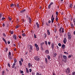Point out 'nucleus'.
<instances>
[{
    "instance_id": "41",
    "label": "nucleus",
    "mask_w": 75,
    "mask_h": 75,
    "mask_svg": "<svg viewBox=\"0 0 75 75\" xmlns=\"http://www.w3.org/2000/svg\"><path fill=\"white\" fill-rule=\"evenodd\" d=\"M16 21L17 23H18V22H19V20H18V19H16Z\"/></svg>"
},
{
    "instance_id": "49",
    "label": "nucleus",
    "mask_w": 75,
    "mask_h": 75,
    "mask_svg": "<svg viewBox=\"0 0 75 75\" xmlns=\"http://www.w3.org/2000/svg\"><path fill=\"white\" fill-rule=\"evenodd\" d=\"M11 52H9V56H11Z\"/></svg>"
},
{
    "instance_id": "15",
    "label": "nucleus",
    "mask_w": 75,
    "mask_h": 75,
    "mask_svg": "<svg viewBox=\"0 0 75 75\" xmlns=\"http://www.w3.org/2000/svg\"><path fill=\"white\" fill-rule=\"evenodd\" d=\"M44 44V42H42L40 44V45L41 46V48H42V46Z\"/></svg>"
},
{
    "instance_id": "29",
    "label": "nucleus",
    "mask_w": 75,
    "mask_h": 75,
    "mask_svg": "<svg viewBox=\"0 0 75 75\" xmlns=\"http://www.w3.org/2000/svg\"><path fill=\"white\" fill-rule=\"evenodd\" d=\"M72 7V4H71L69 6L70 8H71Z\"/></svg>"
},
{
    "instance_id": "46",
    "label": "nucleus",
    "mask_w": 75,
    "mask_h": 75,
    "mask_svg": "<svg viewBox=\"0 0 75 75\" xmlns=\"http://www.w3.org/2000/svg\"><path fill=\"white\" fill-rule=\"evenodd\" d=\"M3 35L5 37H6V35L4 33H3Z\"/></svg>"
},
{
    "instance_id": "33",
    "label": "nucleus",
    "mask_w": 75,
    "mask_h": 75,
    "mask_svg": "<svg viewBox=\"0 0 75 75\" xmlns=\"http://www.w3.org/2000/svg\"><path fill=\"white\" fill-rule=\"evenodd\" d=\"M8 19L10 21H11V17H9Z\"/></svg>"
},
{
    "instance_id": "7",
    "label": "nucleus",
    "mask_w": 75,
    "mask_h": 75,
    "mask_svg": "<svg viewBox=\"0 0 75 75\" xmlns=\"http://www.w3.org/2000/svg\"><path fill=\"white\" fill-rule=\"evenodd\" d=\"M13 37L14 39V40H17V36H16V35H13Z\"/></svg>"
},
{
    "instance_id": "13",
    "label": "nucleus",
    "mask_w": 75,
    "mask_h": 75,
    "mask_svg": "<svg viewBox=\"0 0 75 75\" xmlns=\"http://www.w3.org/2000/svg\"><path fill=\"white\" fill-rule=\"evenodd\" d=\"M45 61L46 64H48V59H47V58H45Z\"/></svg>"
},
{
    "instance_id": "32",
    "label": "nucleus",
    "mask_w": 75,
    "mask_h": 75,
    "mask_svg": "<svg viewBox=\"0 0 75 75\" xmlns=\"http://www.w3.org/2000/svg\"><path fill=\"white\" fill-rule=\"evenodd\" d=\"M64 28H62V33H64Z\"/></svg>"
},
{
    "instance_id": "38",
    "label": "nucleus",
    "mask_w": 75,
    "mask_h": 75,
    "mask_svg": "<svg viewBox=\"0 0 75 75\" xmlns=\"http://www.w3.org/2000/svg\"><path fill=\"white\" fill-rule=\"evenodd\" d=\"M11 7H14V4H12L11 5Z\"/></svg>"
},
{
    "instance_id": "53",
    "label": "nucleus",
    "mask_w": 75,
    "mask_h": 75,
    "mask_svg": "<svg viewBox=\"0 0 75 75\" xmlns=\"http://www.w3.org/2000/svg\"><path fill=\"white\" fill-rule=\"evenodd\" d=\"M31 71H32V70L31 69H29V72H31Z\"/></svg>"
},
{
    "instance_id": "6",
    "label": "nucleus",
    "mask_w": 75,
    "mask_h": 75,
    "mask_svg": "<svg viewBox=\"0 0 75 75\" xmlns=\"http://www.w3.org/2000/svg\"><path fill=\"white\" fill-rule=\"evenodd\" d=\"M52 46V49H54V43H52L51 45Z\"/></svg>"
},
{
    "instance_id": "36",
    "label": "nucleus",
    "mask_w": 75,
    "mask_h": 75,
    "mask_svg": "<svg viewBox=\"0 0 75 75\" xmlns=\"http://www.w3.org/2000/svg\"><path fill=\"white\" fill-rule=\"evenodd\" d=\"M58 45L59 47H61V45H61V44L60 43H59Z\"/></svg>"
},
{
    "instance_id": "61",
    "label": "nucleus",
    "mask_w": 75,
    "mask_h": 75,
    "mask_svg": "<svg viewBox=\"0 0 75 75\" xmlns=\"http://www.w3.org/2000/svg\"><path fill=\"white\" fill-rule=\"evenodd\" d=\"M2 26L3 27H4V26H5V24L4 23H3V25H2Z\"/></svg>"
},
{
    "instance_id": "35",
    "label": "nucleus",
    "mask_w": 75,
    "mask_h": 75,
    "mask_svg": "<svg viewBox=\"0 0 75 75\" xmlns=\"http://www.w3.org/2000/svg\"><path fill=\"white\" fill-rule=\"evenodd\" d=\"M2 17V14L0 13V20L1 19V18Z\"/></svg>"
},
{
    "instance_id": "55",
    "label": "nucleus",
    "mask_w": 75,
    "mask_h": 75,
    "mask_svg": "<svg viewBox=\"0 0 75 75\" xmlns=\"http://www.w3.org/2000/svg\"><path fill=\"white\" fill-rule=\"evenodd\" d=\"M56 15L57 16H58V12L57 11L56 12Z\"/></svg>"
},
{
    "instance_id": "56",
    "label": "nucleus",
    "mask_w": 75,
    "mask_h": 75,
    "mask_svg": "<svg viewBox=\"0 0 75 75\" xmlns=\"http://www.w3.org/2000/svg\"><path fill=\"white\" fill-rule=\"evenodd\" d=\"M2 39H3V41H4V42L6 41V40L4 39V38H3Z\"/></svg>"
},
{
    "instance_id": "10",
    "label": "nucleus",
    "mask_w": 75,
    "mask_h": 75,
    "mask_svg": "<svg viewBox=\"0 0 75 75\" xmlns=\"http://www.w3.org/2000/svg\"><path fill=\"white\" fill-rule=\"evenodd\" d=\"M45 53L46 54H49V50H46L45 51Z\"/></svg>"
},
{
    "instance_id": "9",
    "label": "nucleus",
    "mask_w": 75,
    "mask_h": 75,
    "mask_svg": "<svg viewBox=\"0 0 75 75\" xmlns=\"http://www.w3.org/2000/svg\"><path fill=\"white\" fill-rule=\"evenodd\" d=\"M63 58L65 60H66V59H67V56L65 55H63Z\"/></svg>"
},
{
    "instance_id": "47",
    "label": "nucleus",
    "mask_w": 75,
    "mask_h": 75,
    "mask_svg": "<svg viewBox=\"0 0 75 75\" xmlns=\"http://www.w3.org/2000/svg\"><path fill=\"white\" fill-rule=\"evenodd\" d=\"M72 75H75V72H73L72 73Z\"/></svg>"
},
{
    "instance_id": "25",
    "label": "nucleus",
    "mask_w": 75,
    "mask_h": 75,
    "mask_svg": "<svg viewBox=\"0 0 75 75\" xmlns=\"http://www.w3.org/2000/svg\"><path fill=\"white\" fill-rule=\"evenodd\" d=\"M8 57L9 59H10L11 60V59H12V58H11V56H9V55H8Z\"/></svg>"
},
{
    "instance_id": "52",
    "label": "nucleus",
    "mask_w": 75,
    "mask_h": 75,
    "mask_svg": "<svg viewBox=\"0 0 75 75\" xmlns=\"http://www.w3.org/2000/svg\"><path fill=\"white\" fill-rule=\"evenodd\" d=\"M45 43L46 44V45H47L48 44V43H47V41H45Z\"/></svg>"
},
{
    "instance_id": "28",
    "label": "nucleus",
    "mask_w": 75,
    "mask_h": 75,
    "mask_svg": "<svg viewBox=\"0 0 75 75\" xmlns=\"http://www.w3.org/2000/svg\"><path fill=\"white\" fill-rule=\"evenodd\" d=\"M35 47L36 48L37 47H38V45L37 44L35 43Z\"/></svg>"
},
{
    "instance_id": "5",
    "label": "nucleus",
    "mask_w": 75,
    "mask_h": 75,
    "mask_svg": "<svg viewBox=\"0 0 75 75\" xmlns=\"http://www.w3.org/2000/svg\"><path fill=\"white\" fill-rule=\"evenodd\" d=\"M66 42H67V39L66 38H64L63 40L64 43V44H66Z\"/></svg>"
},
{
    "instance_id": "42",
    "label": "nucleus",
    "mask_w": 75,
    "mask_h": 75,
    "mask_svg": "<svg viewBox=\"0 0 75 75\" xmlns=\"http://www.w3.org/2000/svg\"><path fill=\"white\" fill-rule=\"evenodd\" d=\"M31 50H32V49H29V51L30 52H31Z\"/></svg>"
},
{
    "instance_id": "60",
    "label": "nucleus",
    "mask_w": 75,
    "mask_h": 75,
    "mask_svg": "<svg viewBox=\"0 0 75 75\" xmlns=\"http://www.w3.org/2000/svg\"><path fill=\"white\" fill-rule=\"evenodd\" d=\"M59 32H60V33H62V32L61 31V29H59Z\"/></svg>"
},
{
    "instance_id": "37",
    "label": "nucleus",
    "mask_w": 75,
    "mask_h": 75,
    "mask_svg": "<svg viewBox=\"0 0 75 75\" xmlns=\"http://www.w3.org/2000/svg\"><path fill=\"white\" fill-rule=\"evenodd\" d=\"M51 5H49L48 6V8H49V9H50V8H51Z\"/></svg>"
},
{
    "instance_id": "4",
    "label": "nucleus",
    "mask_w": 75,
    "mask_h": 75,
    "mask_svg": "<svg viewBox=\"0 0 75 75\" xmlns=\"http://www.w3.org/2000/svg\"><path fill=\"white\" fill-rule=\"evenodd\" d=\"M26 17L27 18H28V19L29 20V23H31L32 21L31 19V18H30V17H28V16H27Z\"/></svg>"
},
{
    "instance_id": "2",
    "label": "nucleus",
    "mask_w": 75,
    "mask_h": 75,
    "mask_svg": "<svg viewBox=\"0 0 75 75\" xmlns=\"http://www.w3.org/2000/svg\"><path fill=\"white\" fill-rule=\"evenodd\" d=\"M34 59H35V61H40V58H38V56H37L34 57Z\"/></svg>"
},
{
    "instance_id": "1",
    "label": "nucleus",
    "mask_w": 75,
    "mask_h": 75,
    "mask_svg": "<svg viewBox=\"0 0 75 75\" xmlns=\"http://www.w3.org/2000/svg\"><path fill=\"white\" fill-rule=\"evenodd\" d=\"M67 36H68V38L69 40H70L71 39V33H70V32L68 33Z\"/></svg>"
},
{
    "instance_id": "12",
    "label": "nucleus",
    "mask_w": 75,
    "mask_h": 75,
    "mask_svg": "<svg viewBox=\"0 0 75 75\" xmlns=\"http://www.w3.org/2000/svg\"><path fill=\"white\" fill-rule=\"evenodd\" d=\"M25 9H24L21 10V11H20V13H24L25 11Z\"/></svg>"
},
{
    "instance_id": "20",
    "label": "nucleus",
    "mask_w": 75,
    "mask_h": 75,
    "mask_svg": "<svg viewBox=\"0 0 75 75\" xmlns=\"http://www.w3.org/2000/svg\"><path fill=\"white\" fill-rule=\"evenodd\" d=\"M57 55V54L56 53H55L54 54V57H56V55Z\"/></svg>"
},
{
    "instance_id": "51",
    "label": "nucleus",
    "mask_w": 75,
    "mask_h": 75,
    "mask_svg": "<svg viewBox=\"0 0 75 75\" xmlns=\"http://www.w3.org/2000/svg\"><path fill=\"white\" fill-rule=\"evenodd\" d=\"M13 33H14V32H13V31H12L11 32V34H13Z\"/></svg>"
},
{
    "instance_id": "57",
    "label": "nucleus",
    "mask_w": 75,
    "mask_h": 75,
    "mask_svg": "<svg viewBox=\"0 0 75 75\" xmlns=\"http://www.w3.org/2000/svg\"><path fill=\"white\" fill-rule=\"evenodd\" d=\"M8 67H10V64H9L8 63Z\"/></svg>"
},
{
    "instance_id": "39",
    "label": "nucleus",
    "mask_w": 75,
    "mask_h": 75,
    "mask_svg": "<svg viewBox=\"0 0 75 75\" xmlns=\"http://www.w3.org/2000/svg\"><path fill=\"white\" fill-rule=\"evenodd\" d=\"M64 54H67V55H68V52H64Z\"/></svg>"
},
{
    "instance_id": "24",
    "label": "nucleus",
    "mask_w": 75,
    "mask_h": 75,
    "mask_svg": "<svg viewBox=\"0 0 75 75\" xmlns=\"http://www.w3.org/2000/svg\"><path fill=\"white\" fill-rule=\"evenodd\" d=\"M47 57L48 59H49V60H50V56L49 55H47Z\"/></svg>"
},
{
    "instance_id": "45",
    "label": "nucleus",
    "mask_w": 75,
    "mask_h": 75,
    "mask_svg": "<svg viewBox=\"0 0 75 75\" xmlns=\"http://www.w3.org/2000/svg\"><path fill=\"white\" fill-rule=\"evenodd\" d=\"M20 73H21V74H23V73H24V72L23 71L21 70Z\"/></svg>"
},
{
    "instance_id": "17",
    "label": "nucleus",
    "mask_w": 75,
    "mask_h": 75,
    "mask_svg": "<svg viewBox=\"0 0 75 75\" xmlns=\"http://www.w3.org/2000/svg\"><path fill=\"white\" fill-rule=\"evenodd\" d=\"M47 31L48 35H50V30H47Z\"/></svg>"
},
{
    "instance_id": "58",
    "label": "nucleus",
    "mask_w": 75,
    "mask_h": 75,
    "mask_svg": "<svg viewBox=\"0 0 75 75\" xmlns=\"http://www.w3.org/2000/svg\"><path fill=\"white\" fill-rule=\"evenodd\" d=\"M48 44L49 45H50V44H51V42H48Z\"/></svg>"
},
{
    "instance_id": "40",
    "label": "nucleus",
    "mask_w": 75,
    "mask_h": 75,
    "mask_svg": "<svg viewBox=\"0 0 75 75\" xmlns=\"http://www.w3.org/2000/svg\"><path fill=\"white\" fill-rule=\"evenodd\" d=\"M14 62L15 63H16V62H17V59H14Z\"/></svg>"
},
{
    "instance_id": "34",
    "label": "nucleus",
    "mask_w": 75,
    "mask_h": 75,
    "mask_svg": "<svg viewBox=\"0 0 75 75\" xmlns=\"http://www.w3.org/2000/svg\"><path fill=\"white\" fill-rule=\"evenodd\" d=\"M36 75H42L41 74V73H37Z\"/></svg>"
},
{
    "instance_id": "64",
    "label": "nucleus",
    "mask_w": 75,
    "mask_h": 75,
    "mask_svg": "<svg viewBox=\"0 0 75 75\" xmlns=\"http://www.w3.org/2000/svg\"><path fill=\"white\" fill-rule=\"evenodd\" d=\"M71 55H70L69 56L68 58H71Z\"/></svg>"
},
{
    "instance_id": "16",
    "label": "nucleus",
    "mask_w": 75,
    "mask_h": 75,
    "mask_svg": "<svg viewBox=\"0 0 75 75\" xmlns=\"http://www.w3.org/2000/svg\"><path fill=\"white\" fill-rule=\"evenodd\" d=\"M62 49H64V48H65V45H63L62 46Z\"/></svg>"
},
{
    "instance_id": "31",
    "label": "nucleus",
    "mask_w": 75,
    "mask_h": 75,
    "mask_svg": "<svg viewBox=\"0 0 75 75\" xmlns=\"http://www.w3.org/2000/svg\"><path fill=\"white\" fill-rule=\"evenodd\" d=\"M71 26L72 28H74V25H73V23L71 24Z\"/></svg>"
},
{
    "instance_id": "8",
    "label": "nucleus",
    "mask_w": 75,
    "mask_h": 75,
    "mask_svg": "<svg viewBox=\"0 0 75 75\" xmlns=\"http://www.w3.org/2000/svg\"><path fill=\"white\" fill-rule=\"evenodd\" d=\"M36 24L38 28H39V26H40V25L38 24V22H36Z\"/></svg>"
},
{
    "instance_id": "11",
    "label": "nucleus",
    "mask_w": 75,
    "mask_h": 75,
    "mask_svg": "<svg viewBox=\"0 0 75 75\" xmlns=\"http://www.w3.org/2000/svg\"><path fill=\"white\" fill-rule=\"evenodd\" d=\"M16 63H14L13 64L12 66V68H14L15 65H16Z\"/></svg>"
},
{
    "instance_id": "48",
    "label": "nucleus",
    "mask_w": 75,
    "mask_h": 75,
    "mask_svg": "<svg viewBox=\"0 0 75 75\" xmlns=\"http://www.w3.org/2000/svg\"><path fill=\"white\" fill-rule=\"evenodd\" d=\"M18 37L19 38L21 39V35H19L18 36Z\"/></svg>"
},
{
    "instance_id": "54",
    "label": "nucleus",
    "mask_w": 75,
    "mask_h": 75,
    "mask_svg": "<svg viewBox=\"0 0 75 75\" xmlns=\"http://www.w3.org/2000/svg\"><path fill=\"white\" fill-rule=\"evenodd\" d=\"M44 34L45 35V38H46V37H47V34H45V33Z\"/></svg>"
},
{
    "instance_id": "3",
    "label": "nucleus",
    "mask_w": 75,
    "mask_h": 75,
    "mask_svg": "<svg viewBox=\"0 0 75 75\" xmlns=\"http://www.w3.org/2000/svg\"><path fill=\"white\" fill-rule=\"evenodd\" d=\"M65 72L67 74L70 73V69H69V68H67V69L66 70Z\"/></svg>"
},
{
    "instance_id": "30",
    "label": "nucleus",
    "mask_w": 75,
    "mask_h": 75,
    "mask_svg": "<svg viewBox=\"0 0 75 75\" xmlns=\"http://www.w3.org/2000/svg\"><path fill=\"white\" fill-rule=\"evenodd\" d=\"M37 51H38L39 50V47H36Z\"/></svg>"
},
{
    "instance_id": "21",
    "label": "nucleus",
    "mask_w": 75,
    "mask_h": 75,
    "mask_svg": "<svg viewBox=\"0 0 75 75\" xmlns=\"http://www.w3.org/2000/svg\"><path fill=\"white\" fill-rule=\"evenodd\" d=\"M19 62L20 65H22V62H21V61H19Z\"/></svg>"
},
{
    "instance_id": "26",
    "label": "nucleus",
    "mask_w": 75,
    "mask_h": 75,
    "mask_svg": "<svg viewBox=\"0 0 75 75\" xmlns=\"http://www.w3.org/2000/svg\"><path fill=\"white\" fill-rule=\"evenodd\" d=\"M30 65H31V64H30V63H28V65L29 68H30V67H31Z\"/></svg>"
},
{
    "instance_id": "23",
    "label": "nucleus",
    "mask_w": 75,
    "mask_h": 75,
    "mask_svg": "<svg viewBox=\"0 0 75 75\" xmlns=\"http://www.w3.org/2000/svg\"><path fill=\"white\" fill-rule=\"evenodd\" d=\"M57 16H56V21H57V22H58V18H57Z\"/></svg>"
},
{
    "instance_id": "63",
    "label": "nucleus",
    "mask_w": 75,
    "mask_h": 75,
    "mask_svg": "<svg viewBox=\"0 0 75 75\" xmlns=\"http://www.w3.org/2000/svg\"><path fill=\"white\" fill-rule=\"evenodd\" d=\"M4 72H4V71H3L2 74H3V75H4Z\"/></svg>"
},
{
    "instance_id": "44",
    "label": "nucleus",
    "mask_w": 75,
    "mask_h": 75,
    "mask_svg": "<svg viewBox=\"0 0 75 75\" xmlns=\"http://www.w3.org/2000/svg\"><path fill=\"white\" fill-rule=\"evenodd\" d=\"M54 33H57V29H54Z\"/></svg>"
},
{
    "instance_id": "22",
    "label": "nucleus",
    "mask_w": 75,
    "mask_h": 75,
    "mask_svg": "<svg viewBox=\"0 0 75 75\" xmlns=\"http://www.w3.org/2000/svg\"><path fill=\"white\" fill-rule=\"evenodd\" d=\"M18 27H20V25H18L17 26H16L15 27V28H16V29L18 28Z\"/></svg>"
},
{
    "instance_id": "43",
    "label": "nucleus",
    "mask_w": 75,
    "mask_h": 75,
    "mask_svg": "<svg viewBox=\"0 0 75 75\" xmlns=\"http://www.w3.org/2000/svg\"><path fill=\"white\" fill-rule=\"evenodd\" d=\"M34 37L35 38H37V36L35 35V34L34 35Z\"/></svg>"
},
{
    "instance_id": "50",
    "label": "nucleus",
    "mask_w": 75,
    "mask_h": 75,
    "mask_svg": "<svg viewBox=\"0 0 75 75\" xmlns=\"http://www.w3.org/2000/svg\"><path fill=\"white\" fill-rule=\"evenodd\" d=\"M5 19V18L3 17L1 18L2 20H4Z\"/></svg>"
},
{
    "instance_id": "59",
    "label": "nucleus",
    "mask_w": 75,
    "mask_h": 75,
    "mask_svg": "<svg viewBox=\"0 0 75 75\" xmlns=\"http://www.w3.org/2000/svg\"><path fill=\"white\" fill-rule=\"evenodd\" d=\"M21 60L22 62H23V59L22 58L21 59Z\"/></svg>"
},
{
    "instance_id": "14",
    "label": "nucleus",
    "mask_w": 75,
    "mask_h": 75,
    "mask_svg": "<svg viewBox=\"0 0 75 75\" xmlns=\"http://www.w3.org/2000/svg\"><path fill=\"white\" fill-rule=\"evenodd\" d=\"M54 18H55L54 17L51 18L52 23H54Z\"/></svg>"
},
{
    "instance_id": "27",
    "label": "nucleus",
    "mask_w": 75,
    "mask_h": 75,
    "mask_svg": "<svg viewBox=\"0 0 75 75\" xmlns=\"http://www.w3.org/2000/svg\"><path fill=\"white\" fill-rule=\"evenodd\" d=\"M26 35H25V34H24V33L22 34V36H23V37H25Z\"/></svg>"
},
{
    "instance_id": "18",
    "label": "nucleus",
    "mask_w": 75,
    "mask_h": 75,
    "mask_svg": "<svg viewBox=\"0 0 75 75\" xmlns=\"http://www.w3.org/2000/svg\"><path fill=\"white\" fill-rule=\"evenodd\" d=\"M26 72L27 73H29V71L27 68H26Z\"/></svg>"
},
{
    "instance_id": "62",
    "label": "nucleus",
    "mask_w": 75,
    "mask_h": 75,
    "mask_svg": "<svg viewBox=\"0 0 75 75\" xmlns=\"http://www.w3.org/2000/svg\"><path fill=\"white\" fill-rule=\"evenodd\" d=\"M73 22H74V23H75V18H74L73 19Z\"/></svg>"
},
{
    "instance_id": "19",
    "label": "nucleus",
    "mask_w": 75,
    "mask_h": 75,
    "mask_svg": "<svg viewBox=\"0 0 75 75\" xmlns=\"http://www.w3.org/2000/svg\"><path fill=\"white\" fill-rule=\"evenodd\" d=\"M30 49H33V46L31 45H29Z\"/></svg>"
}]
</instances>
